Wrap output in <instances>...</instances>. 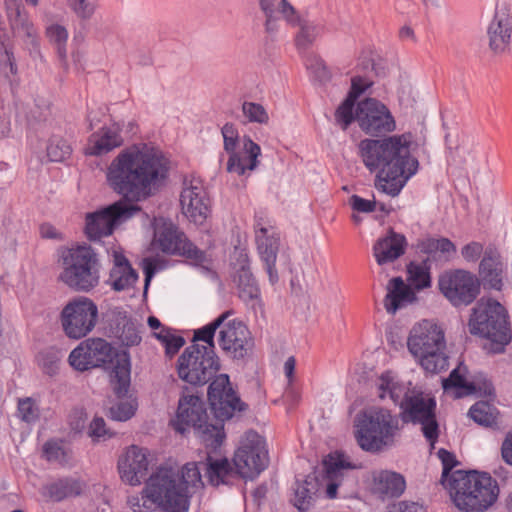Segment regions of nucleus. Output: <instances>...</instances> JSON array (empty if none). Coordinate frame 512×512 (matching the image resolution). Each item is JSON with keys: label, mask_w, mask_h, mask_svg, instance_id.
<instances>
[{"label": "nucleus", "mask_w": 512, "mask_h": 512, "mask_svg": "<svg viewBox=\"0 0 512 512\" xmlns=\"http://www.w3.org/2000/svg\"><path fill=\"white\" fill-rule=\"evenodd\" d=\"M161 268L160 260L155 257H146L142 261V269L144 273V295L147 293L151 280Z\"/></svg>", "instance_id": "obj_58"}, {"label": "nucleus", "mask_w": 512, "mask_h": 512, "mask_svg": "<svg viewBox=\"0 0 512 512\" xmlns=\"http://www.w3.org/2000/svg\"><path fill=\"white\" fill-rule=\"evenodd\" d=\"M108 328L114 337L118 338L125 347L137 346L141 343L142 324L128 316L122 309H115L108 319Z\"/></svg>", "instance_id": "obj_23"}, {"label": "nucleus", "mask_w": 512, "mask_h": 512, "mask_svg": "<svg viewBox=\"0 0 512 512\" xmlns=\"http://www.w3.org/2000/svg\"><path fill=\"white\" fill-rule=\"evenodd\" d=\"M378 396L380 399L389 397L395 405H399L406 397H411L410 390L390 372L386 371L378 379Z\"/></svg>", "instance_id": "obj_34"}, {"label": "nucleus", "mask_w": 512, "mask_h": 512, "mask_svg": "<svg viewBox=\"0 0 512 512\" xmlns=\"http://www.w3.org/2000/svg\"><path fill=\"white\" fill-rule=\"evenodd\" d=\"M506 265L500 252L493 245L485 248L484 256L479 264L480 283L485 290L502 291L506 278Z\"/></svg>", "instance_id": "obj_22"}, {"label": "nucleus", "mask_w": 512, "mask_h": 512, "mask_svg": "<svg viewBox=\"0 0 512 512\" xmlns=\"http://www.w3.org/2000/svg\"><path fill=\"white\" fill-rule=\"evenodd\" d=\"M61 360V352L55 347H48L40 351L37 355L38 365L43 373L54 376L58 373Z\"/></svg>", "instance_id": "obj_43"}, {"label": "nucleus", "mask_w": 512, "mask_h": 512, "mask_svg": "<svg viewBox=\"0 0 512 512\" xmlns=\"http://www.w3.org/2000/svg\"><path fill=\"white\" fill-rule=\"evenodd\" d=\"M405 487L404 477L396 472L382 471L375 478L374 489L383 497H399Z\"/></svg>", "instance_id": "obj_36"}, {"label": "nucleus", "mask_w": 512, "mask_h": 512, "mask_svg": "<svg viewBox=\"0 0 512 512\" xmlns=\"http://www.w3.org/2000/svg\"><path fill=\"white\" fill-rule=\"evenodd\" d=\"M113 257L114 265L109 273L111 288L116 292L132 288L139 279L138 272L122 253L115 252Z\"/></svg>", "instance_id": "obj_30"}, {"label": "nucleus", "mask_w": 512, "mask_h": 512, "mask_svg": "<svg viewBox=\"0 0 512 512\" xmlns=\"http://www.w3.org/2000/svg\"><path fill=\"white\" fill-rule=\"evenodd\" d=\"M43 454L45 458L50 462H67V452L62 446V441L52 439L45 442L43 445Z\"/></svg>", "instance_id": "obj_54"}, {"label": "nucleus", "mask_w": 512, "mask_h": 512, "mask_svg": "<svg viewBox=\"0 0 512 512\" xmlns=\"http://www.w3.org/2000/svg\"><path fill=\"white\" fill-rule=\"evenodd\" d=\"M415 293L407 286L401 277H394L389 281L384 306L388 313L395 314L403 303L412 302Z\"/></svg>", "instance_id": "obj_33"}, {"label": "nucleus", "mask_w": 512, "mask_h": 512, "mask_svg": "<svg viewBox=\"0 0 512 512\" xmlns=\"http://www.w3.org/2000/svg\"><path fill=\"white\" fill-rule=\"evenodd\" d=\"M180 204L187 218L193 223L201 225L210 212L206 192L200 183L183 188L180 195Z\"/></svg>", "instance_id": "obj_25"}, {"label": "nucleus", "mask_w": 512, "mask_h": 512, "mask_svg": "<svg viewBox=\"0 0 512 512\" xmlns=\"http://www.w3.org/2000/svg\"><path fill=\"white\" fill-rule=\"evenodd\" d=\"M7 17L12 30L17 35L31 38L32 43L36 44L34 25L27 13L23 12L20 4L7 5Z\"/></svg>", "instance_id": "obj_37"}, {"label": "nucleus", "mask_w": 512, "mask_h": 512, "mask_svg": "<svg viewBox=\"0 0 512 512\" xmlns=\"http://www.w3.org/2000/svg\"><path fill=\"white\" fill-rule=\"evenodd\" d=\"M221 134L224 151L229 154L227 171L241 176L245 174L246 170H255L259 164L258 157L261 155L260 146L250 136L245 135L241 140L242 149L237 151L240 138L238 129L233 123L227 122L221 128Z\"/></svg>", "instance_id": "obj_16"}, {"label": "nucleus", "mask_w": 512, "mask_h": 512, "mask_svg": "<svg viewBox=\"0 0 512 512\" xmlns=\"http://www.w3.org/2000/svg\"><path fill=\"white\" fill-rule=\"evenodd\" d=\"M136 409V403L120 401L109 409V417L115 421H127L134 416Z\"/></svg>", "instance_id": "obj_53"}, {"label": "nucleus", "mask_w": 512, "mask_h": 512, "mask_svg": "<svg viewBox=\"0 0 512 512\" xmlns=\"http://www.w3.org/2000/svg\"><path fill=\"white\" fill-rule=\"evenodd\" d=\"M416 246L420 253L427 256L424 261L430 265L434 263L443 266L450 263L457 254L455 243L444 236H427L419 239Z\"/></svg>", "instance_id": "obj_26"}, {"label": "nucleus", "mask_w": 512, "mask_h": 512, "mask_svg": "<svg viewBox=\"0 0 512 512\" xmlns=\"http://www.w3.org/2000/svg\"><path fill=\"white\" fill-rule=\"evenodd\" d=\"M123 144L118 128L102 127L100 132L93 133L88 140L86 154L101 156Z\"/></svg>", "instance_id": "obj_31"}, {"label": "nucleus", "mask_w": 512, "mask_h": 512, "mask_svg": "<svg viewBox=\"0 0 512 512\" xmlns=\"http://www.w3.org/2000/svg\"><path fill=\"white\" fill-rule=\"evenodd\" d=\"M179 482L185 487V494H189V486L203 485L201 471L196 462L186 463L179 472Z\"/></svg>", "instance_id": "obj_50"}, {"label": "nucleus", "mask_w": 512, "mask_h": 512, "mask_svg": "<svg viewBox=\"0 0 512 512\" xmlns=\"http://www.w3.org/2000/svg\"><path fill=\"white\" fill-rule=\"evenodd\" d=\"M0 71L6 75L8 72L12 75L17 73V65L13 52L6 48H4L3 53L0 54Z\"/></svg>", "instance_id": "obj_63"}, {"label": "nucleus", "mask_w": 512, "mask_h": 512, "mask_svg": "<svg viewBox=\"0 0 512 512\" xmlns=\"http://www.w3.org/2000/svg\"><path fill=\"white\" fill-rule=\"evenodd\" d=\"M47 36L51 42L55 45L57 44H66L68 39V31L67 29L58 24L51 25L47 28Z\"/></svg>", "instance_id": "obj_64"}, {"label": "nucleus", "mask_w": 512, "mask_h": 512, "mask_svg": "<svg viewBox=\"0 0 512 512\" xmlns=\"http://www.w3.org/2000/svg\"><path fill=\"white\" fill-rule=\"evenodd\" d=\"M437 455L442 463L441 483L445 488L449 489L453 473L455 472L453 469L459 464V462L454 453L444 448L439 449Z\"/></svg>", "instance_id": "obj_48"}, {"label": "nucleus", "mask_w": 512, "mask_h": 512, "mask_svg": "<svg viewBox=\"0 0 512 512\" xmlns=\"http://www.w3.org/2000/svg\"><path fill=\"white\" fill-rule=\"evenodd\" d=\"M320 483L314 474H308L302 478L296 477L291 486V504L300 512H307L314 505Z\"/></svg>", "instance_id": "obj_29"}, {"label": "nucleus", "mask_w": 512, "mask_h": 512, "mask_svg": "<svg viewBox=\"0 0 512 512\" xmlns=\"http://www.w3.org/2000/svg\"><path fill=\"white\" fill-rule=\"evenodd\" d=\"M144 493L148 495L161 512H188L190 494L179 482V471L172 467H159L147 480Z\"/></svg>", "instance_id": "obj_10"}, {"label": "nucleus", "mask_w": 512, "mask_h": 512, "mask_svg": "<svg viewBox=\"0 0 512 512\" xmlns=\"http://www.w3.org/2000/svg\"><path fill=\"white\" fill-rule=\"evenodd\" d=\"M213 424L209 422L203 398L191 394L189 389L185 387L178 401L175 419L171 420L173 429L183 435L190 428H193L205 446L215 450L222 445L225 432L222 431L221 423L218 427Z\"/></svg>", "instance_id": "obj_6"}, {"label": "nucleus", "mask_w": 512, "mask_h": 512, "mask_svg": "<svg viewBox=\"0 0 512 512\" xmlns=\"http://www.w3.org/2000/svg\"><path fill=\"white\" fill-rule=\"evenodd\" d=\"M294 23H291L292 25H299L300 26V32L296 37V43L299 46H305L307 44H310L313 42V40L316 37V26L313 24L302 21L300 18L296 15V13L293 16Z\"/></svg>", "instance_id": "obj_56"}, {"label": "nucleus", "mask_w": 512, "mask_h": 512, "mask_svg": "<svg viewBox=\"0 0 512 512\" xmlns=\"http://www.w3.org/2000/svg\"><path fill=\"white\" fill-rule=\"evenodd\" d=\"M485 249L480 242L472 241L461 248V255L466 262L475 263L481 255H484Z\"/></svg>", "instance_id": "obj_59"}, {"label": "nucleus", "mask_w": 512, "mask_h": 512, "mask_svg": "<svg viewBox=\"0 0 512 512\" xmlns=\"http://www.w3.org/2000/svg\"><path fill=\"white\" fill-rule=\"evenodd\" d=\"M444 390L454 389L457 398H462L475 393V382L467 381L464 374L460 372V366L453 369L449 376L443 380Z\"/></svg>", "instance_id": "obj_41"}, {"label": "nucleus", "mask_w": 512, "mask_h": 512, "mask_svg": "<svg viewBox=\"0 0 512 512\" xmlns=\"http://www.w3.org/2000/svg\"><path fill=\"white\" fill-rule=\"evenodd\" d=\"M355 438L367 452H378L391 445L399 431V416L389 409L372 406L361 411L355 419Z\"/></svg>", "instance_id": "obj_8"}, {"label": "nucleus", "mask_w": 512, "mask_h": 512, "mask_svg": "<svg viewBox=\"0 0 512 512\" xmlns=\"http://www.w3.org/2000/svg\"><path fill=\"white\" fill-rule=\"evenodd\" d=\"M242 112L249 122L267 124L269 121L267 111L259 103L245 101L242 105Z\"/></svg>", "instance_id": "obj_52"}, {"label": "nucleus", "mask_w": 512, "mask_h": 512, "mask_svg": "<svg viewBox=\"0 0 512 512\" xmlns=\"http://www.w3.org/2000/svg\"><path fill=\"white\" fill-rule=\"evenodd\" d=\"M355 101L345 98L335 111V119L346 130L356 120Z\"/></svg>", "instance_id": "obj_51"}, {"label": "nucleus", "mask_w": 512, "mask_h": 512, "mask_svg": "<svg viewBox=\"0 0 512 512\" xmlns=\"http://www.w3.org/2000/svg\"><path fill=\"white\" fill-rule=\"evenodd\" d=\"M263 13L279 12L289 23H294V7L287 0H259Z\"/></svg>", "instance_id": "obj_46"}, {"label": "nucleus", "mask_w": 512, "mask_h": 512, "mask_svg": "<svg viewBox=\"0 0 512 512\" xmlns=\"http://www.w3.org/2000/svg\"><path fill=\"white\" fill-rule=\"evenodd\" d=\"M410 146V133L360 141L359 155L370 172H377L374 186L378 191L396 197L417 173L419 162Z\"/></svg>", "instance_id": "obj_2"}, {"label": "nucleus", "mask_w": 512, "mask_h": 512, "mask_svg": "<svg viewBox=\"0 0 512 512\" xmlns=\"http://www.w3.org/2000/svg\"><path fill=\"white\" fill-rule=\"evenodd\" d=\"M98 320V307L89 298L79 297L69 301L61 311L60 323L69 339L86 337Z\"/></svg>", "instance_id": "obj_17"}, {"label": "nucleus", "mask_w": 512, "mask_h": 512, "mask_svg": "<svg viewBox=\"0 0 512 512\" xmlns=\"http://www.w3.org/2000/svg\"><path fill=\"white\" fill-rule=\"evenodd\" d=\"M66 5L78 19L88 21L97 10L98 0H66Z\"/></svg>", "instance_id": "obj_49"}, {"label": "nucleus", "mask_w": 512, "mask_h": 512, "mask_svg": "<svg viewBox=\"0 0 512 512\" xmlns=\"http://www.w3.org/2000/svg\"><path fill=\"white\" fill-rule=\"evenodd\" d=\"M349 204L354 211L361 213L373 212L377 206V202L375 200H367L356 194L349 198Z\"/></svg>", "instance_id": "obj_61"}, {"label": "nucleus", "mask_w": 512, "mask_h": 512, "mask_svg": "<svg viewBox=\"0 0 512 512\" xmlns=\"http://www.w3.org/2000/svg\"><path fill=\"white\" fill-rule=\"evenodd\" d=\"M255 239L258 254L269 276V281L271 284H275L279 279L275 266L280 246V236L273 227H264L258 222L255 225Z\"/></svg>", "instance_id": "obj_21"}, {"label": "nucleus", "mask_w": 512, "mask_h": 512, "mask_svg": "<svg viewBox=\"0 0 512 512\" xmlns=\"http://www.w3.org/2000/svg\"><path fill=\"white\" fill-rule=\"evenodd\" d=\"M407 347L426 372L439 373L448 367L445 334L433 321L422 320L415 324L409 333Z\"/></svg>", "instance_id": "obj_7"}, {"label": "nucleus", "mask_w": 512, "mask_h": 512, "mask_svg": "<svg viewBox=\"0 0 512 512\" xmlns=\"http://www.w3.org/2000/svg\"><path fill=\"white\" fill-rule=\"evenodd\" d=\"M408 246L406 237L390 229L386 236L377 239L373 245V255L378 265L393 263L405 254Z\"/></svg>", "instance_id": "obj_28"}, {"label": "nucleus", "mask_w": 512, "mask_h": 512, "mask_svg": "<svg viewBox=\"0 0 512 512\" xmlns=\"http://www.w3.org/2000/svg\"><path fill=\"white\" fill-rule=\"evenodd\" d=\"M234 313L233 310H227L223 313H221L219 316H217L213 321L206 324L205 326L196 329L194 331L192 343H197L198 341H202L206 343L207 345H204V348H211L213 351H215V333L219 329H222V325L224 321H226L229 316H231Z\"/></svg>", "instance_id": "obj_39"}, {"label": "nucleus", "mask_w": 512, "mask_h": 512, "mask_svg": "<svg viewBox=\"0 0 512 512\" xmlns=\"http://www.w3.org/2000/svg\"><path fill=\"white\" fill-rule=\"evenodd\" d=\"M206 461V476L212 486L231 485L235 479L241 478L238 469L227 458L214 459L208 455Z\"/></svg>", "instance_id": "obj_32"}, {"label": "nucleus", "mask_w": 512, "mask_h": 512, "mask_svg": "<svg viewBox=\"0 0 512 512\" xmlns=\"http://www.w3.org/2000/svg\"><path fill=\"white\" fill-rule=\"evenodd\" d=\"M475 393L482 397H488L490 400H493L496 396L495 388L492 382L484 377L482 374L475 380Z\"/></svg>", "instance_id": "obj_60"}, {"label": "nucleus", "mask_w": 512, "mask_h": 512, "mask_svg": "<svg viewBox=\"0 0 512 512\" xmlns=\"http://www.w3.org/2000/svg\"><path fill=\"white\" fill-rule=\"evenodd\" d=\"M77 371L92 368L111 369V385L117 398L127 396L131 384V358L127 350H117L103 338H91L80 343L68 357Z\"/></svg>", "instance_id": "obj_3"}, {"label": "nucleus", "mask_w": 512, "mask_h": 512, "mask_svg": "<svg viewBox=\"0 0 512 512\" xmlns=\"http://www.w3.org/2000/svg\"><path fill=\"white\" fill-rule=\"evenodd\" d=\"M72 148L69 143L58 137H52L47 145V157L51 162H63L70 157Z\"/></svg>", "instance_id": "obj_47"}, {"label": "nucleus", "mask_w": 512, "mask_h": 512, "mask_svg": "<svg viewBox=\"0 0 512 512\" xmlns=\"http://www.w3.org/2000/svg\"><path fill=\"white\" fill-rule=\"evenodd\" d=\"M147 451L132 445L123 459L118 461L121 479L130 485H139L148 472Z\"/></svg>", "instance_id": "obj_24"}, {"label": "nucleus", "mask_w": 512, "mask_h": 512, "mask_svg": "<svg viewBox=\"0 0 512 512\" xmlns=\"http://www.w3.org/2000/svg\"><path fill=\"white\" fill-rule=\"evenodd\" d=\"M59 280L76 292H89L99 285L101 263L87 244L65 249L61 255Z\"/></svg>", "instance_id": "obj_9"}, {"label": "nucleus", "mask_w": 512, "mask_h": 512, "mask_svg": "<svg viewBox=\"0 0 512 512\" xmlns=\"http://www.w3.org/2000/svg\"><path fill=\"white\" fill-rule=\"evenodd\" d=\"M356 121L365 134L373 137L384 136L396 128L390 110L374 98H366L357 104Z\"/></svg>", "instance_id": "obj_20"}, {"label": "nucleus", "mask_w": 512, "mask_h": 512, "mask_svg": "<svg viewBox=\"0 0 512 512\" xmlns=\"http://www.w3.org/2000/svg\"><path fill=\"white\" fill-rule=\"evenodd\" d=\"M398 416L403 423L421 424L425 439L434 448L440 433L435 398L426 397L423 392H412L411 397H406L402 401Z\"/></svg>", "instance_id": "obj_15"}, {"label": "nucleus", "mask_w": 512, "mask_h": 512, "mask_svg": "<svg viewBox=\"0 0 512 512\" xmlns=\"http://www.w3.org/2000/svg\"><path fill=\"white\" fill-rule=\"evenodd\" d=\"M154 241L163 253L183 257L186 263L199 268L204 274L213 272L211 256L190 241L173 222L161 220L156 223Z\"/></svg>", "instance_id": "obj_11"}, {"label": "nucleus", "mask_w": 512, "mask_h": 512, "mask_svg": "<svg viewBox=\"0 0 512 512\" xmlns=\"http://www.w3.org/2000/svg\"><path fill=\"white\" fill-rule=\"evenodd\" d=\"M455 506L464 512H484L499 495L497 481L489 473L455 470L448 489Z\"/></svg>", "instance_id": "obj_5"}, {"label": "nucleus", "mask_w": 512, "mask_h": 512, "mask_svg": "<svg viewBox=\"0 0 512 512\" xmlns=\"http://www.w3.org/2000/svg\"><path fill=\"white\" fill-rule=\"evenodd\" d=\"M438 289L454 307L463 308L472 304L480 294L479 278L465 269H449L438 277Z\"/></svg>", "instance_id": "obj_14"}, {"label": "nucleus", "mask_w": 512, "mask_h": 512, "mask_svg": "<svg viewBox=\"0 0 512 512\" xmlns=\"http://www.w3.org/2000/svg\"><path fill=\"white\" fill-rule=\"evenodd\" d=\"M221 368L220 358L211 348L192 343L177 360V373L181 380L193 386H203L213 380Z\"/></svg>", "instance_id": "obj_12"}, {"label": "nucleus", "mask_w": 512, "mask_h": 512, "mask_svg": "<svg viewBox=\"0 0 512 512\" xmlns=\"http://www.w3.org/2000/svg\"><path fill=\"white\" fill-rule=\"evenodd\" d=\"M468 330L486 340L483 347L491 354H502L512 341V325L508 309L492 297H481L471 309Z\"/></svg>", "instance_id": "obj_4"}, {"label": "nucleus", "mask_w": 512, "mask_h": 512, "mask_svg": "<svg viewBox=\"0 0 512 512\" xmlns=\"http://www.w3.org/2000/svg\"><path fill=\"white\" fill-rule=\"evenodd\" d=\"M431 265L427 261L421 263L410 262L407 265L408 281L417 290H423L431 286Z\"/></svg>", "instance_id": "obj_42"}, {"label": "nucleus", "mask_w": 512, "mask_h": 512, "mask_svg": "<svg viewBox=\"0 0 512 512\" xmlns=\"http://www.w3.org/2000/svg\"><path fill=\"white\" fill-rule=\"evenodd\" d=\"M489 48L494 54L510 51L512 36V16L503 11H496L487 28Z\"/></svg>", "instance_id": "obj_27"}, {"label": "nucleus", "mask_w": 512, "mask_h": 512, "mask_svg": "<svg viewBox=\"0 0 512 512\" xmlns=\"http://www.w3.org/2000/svg\"><path fill=\"white\" fill-rule=\"evenodd\" d=\"M46 491L52 500L59 502L65 498L79 495L81 493V485L77 480L63 478L47 485Z\"/></svg>", "instance_id": "obj_40"}, {"label": "nucleus", "mask_w": 512, "mask_h": 512, "mask_svg": "<svg viewBox=\"0 0 512 512\" xmlns=\"http://www.w3.org/2000/svg\"><path fill=\"white\" fill-rule=\"evenodd\" d=\"M207 397L211 411L214 415V426L222 424L224 431V422L240 416L248 410V404L241 400L238 391L233 387L228 374H218L209 384Z\"/></svg>", "instance_id": "obj_13"}, {"label": "nucleus", "mask_w": 512, "mask_h": 512, "mask_svg": "<svg viewBox=\"0 0 512 512\" xmlns=\"http://www.w3.org/2000/svg\"><path fill=\"white\" fill-rule=\"evenodd\" d=\"M218 345L225 357L233 362H245L253 352L255 343L248 326L240 319L224 321L218 334Z\"/></svg>", "instance_id": "obj_18"}, {"label": "nucleus", "mask_w": 512, "mask_h": 512, "mask_svg": "<svg viewBox=\"0 0 512 512\" xmlns=\"http://www.w3.org/2000/svg\"><path fill=\"white\" fill-rule=\"evenodd\" d=\"M239 297L244 301L257 299L260 296V288L256 278L251 272L248 260L243 261L234 276Z\"/></svg>", "instance_id": "obj_35"}, {"label": "nucleus", "mask_w": 512, "mask_h": 512, "mask_svg": "<svg viewBox=\"0 0 512 512\" xmlns=\"http://www.w3.org/2000/svg\"><path fill=\"white\" fill-rule=\"evenodd\" d=\"M371 85V82L367 81L361 76H355L351 79V88L348 92L347 98L357 101V99L363 94L367 88Z\"/></svg>", "instance_id": "obj_62"}, {"label": "nucleus", "mask_w": 512, "mask_h": 512, "mask_svg": "<svg viewBox=\"0 0 512 512\" xmlns=\"http://www.w3.org/2000/svg\"><path fill=\"white\" fill-rule=\"evenodd\" d=\"M471 419L477 424L494 428L498 426L499 410L489 401H478L471 406L468 412Z\"/></svg>", "instance_id": "obj_38"}, {"label": "nucleus", "mask_w": 512, "mask_h": 512, "mask_svg": "<svg viewBox=\"0 0 512 512\" xmlns=\"http://www.w3.org/2000/svg\"><path fill=\"white\" fill-rule=\"evenodd\" d=\"M323 467L329 480L336 479L342 470L351 468V464L346 461L344 455L340 452L330 453L323 460Z\"/></svg>", "instance_id": "obj_45"}, {"label": "nucleus", "mask_w": 512, "mask_h": 512, "mask_svg": "<svg viewBox=\"0 0 512 512\" xmlns=\"http://www.w3.org/2000/svg\"><path fill=\"white\" fill-rule=\"evenodd\" d=\"M170 160L155 148L132 146L122 150L106 172L109 187L123 199L86 215L85 234L91 241L113 233L115 227L140 211L133 202L153 195L168 178Z\"/></svg>", "instance_id": "obj_1"}, {"label": "nucleus", "mask_w": 512, "mask_h": 512, "mask_svg": "<svg viewBox=\"0 0 512 512\" xmlns=\"http://www.w3.org/2000/svg\"><path fill=\"white\" fill-rule=\"evenodd\" d=\"M115 432L110 428H107L106 422L102 417L95 416L91 421L88 428V436L93 441H99L100 439L107 440L115 436Z\"/></svg>", "instance_id": "obj_55"}, {"label": "nucleus", "mask_w": 512, "mask_h": 512, "mask_svg": "<svg viewBox=\"0 0 512 512\" xmlns=\"http://www.w3.org/2000/svg\"><path fill=\"white\" fill-rule=\"evenodd\" d=\"M18 412L21 419L27 423H33L39 419V409L31 398L19 400Z\"/></svg>", "instance_id": "obj_57"}, {"label": "nucleus", "mask_w": 512, "mask_h": 512, "mask_svg": "<svg viewBox=\"0 0 512 512\" xmlns=\"http://www.w3.org/2000/svg\"><path fill=\"white\" fill-rule=\"evenodd\" d=\"M153 336L162 343L169 358L175 356L185 345L184 337L172 334L170 328H162L160 332H154Z\"/></svg>", "instance_id": "obj_44"}, {"label": "nucleus", "mask_w": 512, "mask_h": 512, "mask_svg": "<svg viewBox=\"0 0 512 512\" xmlns=\"http://www.w3.org/2000/svg\"><path fill=\"white\" fill-rule=\"evenodd\" d=\"M234 466L240 472V477L253 480L268 465V453L263 440L255 431L246 433L245 439L236 450L233 457Z\"/></svg>", "instance_id": "obj_19"}]
</instances>
